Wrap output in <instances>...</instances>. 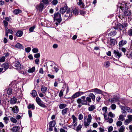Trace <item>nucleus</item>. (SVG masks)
I'll return each mask as SVG.
<instances>
[{"label": "nucleus", "mask_w": 132, "mask_h": 132, "mask_svg": "<svg viewBox=\"0 0 132 132\" xmlns=\"http://www.w3.org/2000/svg\"><path fill=\"white\" fill-rule=\"evenodd\" d=\"M118 100V99L114 98L109 99V101L111 103H115Z\"/></svg>", "instance_id": "4be33fe9"}, {"label": "nucleus", "mask_w": 132, "mask_h": 132, "mask_svg": "<svg viewBox=\"0 0 132 132\" xmlns=\"http://www.w3.org/2000/svg\"><path fill=\"white\" fill-rule=\"evenodd\" d=\"M35 70V68L34 67H33L32 68L29 69L28 71L29 73H32L34 72Z\"/></svg>", "instance_id": "c756f323"}, {"label": "nucleus", "mask_w": 132, "mask_h": 132, "mask_svg": "<svg viewBox=\"0 0 132 132\" xmlns=\"http://www.w3.org/2000/svg\"><path fill=\"white\" fill-rule=\"evenodd\" d=\"M73 13L75 14V15H77L78 13V11L76 9H75L73 11Z\"/></svg>", "instance_id": "bf43d9fd"}, {"label": "nucleus", "mask_w": 132, "mask_h": 132, "mask_svg": "<svg viewBox=\"0 0 132 132\" xmlns=\"http://www.w3.org/2000/svg\"><path fill=\"white\" fill-rule=\"evenodd\" d=\"M36 100L37 104L43 108L46 107L45 105L42 103V101L38 97L36 98Z\"/></svg>", "instance_id": "6e6552de"}, {"label": "nucleus", "mask_w": 132, "mask_h": 132, "mask_svg": "<svg viewBox=\"0 0 132 132\" xmlns=\"http://www.w3.org/2000/svg\"><path fill=\"white\" fill-rule=\"evenodd\" d=\"M3 120L4 121L5 123L7 124L8 123V121L9 120V118L7 117H4L3 118Z\"/></svg>", "instance_id": "72a5a7b5"}, {"label": "nucleus", "mask_w": 132, "mask_h": 132, "mask_svg": "<svg viewBox=\"0 0 132 132\" xmlns=\"http://www.w3.org/2000/svg\"><path fill=\"white\" fill-rule=\"evenodd\" d=\"M88 92H94L96 93L97 94H101L103 95L104 93L106 94V92H103L102 91L98 89L97 88H95L92 89L90 90H89Z\"/></svg>", "instance_id": "20e7f679"}, {"label": "nucleus", "mask_w": 132, "mask_h": 132, "mask_svg": "<svg viewBox=\"0 0 132 132\" xmlns=\"http://www.w3.org/2000/svg\"><path fill=\"white\" fill-rule=\"evenodd\" d=\"M83 116L82 114H80L78 116V119L79 120H82L83 118Z\"/></svg>", "instance_id": "13d9d810"}, {"label": "nucleus", "mask_w": 132, "mask_h": 132, "mask_svg": "<svg viewBox=\"0 0 132 132\" xmlns=\"http://www.w3.org/2000/svg\"><path fill=\"white\" fill-rule=\"evenodd\" d=\"M47 88L44 86H42L41 87V90L43 93H45L47 90Z\"/></svg>", "instance_id": "b1692460"}, {"label": "nucleus", "mask_w": 132, "mask_h": 132, "mask_svg": "<svg viewBox=\"0 0 132 132\" xmlns=\"http://www.w3.org/2000/svg\"><path fill=\"white\" fill-rule=\"evenodd\" d=\"M58 3L57 0H53L52 2V4L54 5H55L57 4Z\"/></svg>", "instance_id": "5fc2aeb1"}, {"label": "nucleus", "mask_w": 132, "mask_h": 132, "mask_svg": "<svg viewBox=\"0 0 132 132\" xmlns=\"http://www.w3.org/2000/svg\"><path fill=\"white\" fill-rule=\"evenodd\" d=\"M15 47L16 48L20 49H23V48L22 45L19 43L16 44L15 45Z\"/></svg>", "instance_id": "412c9836"}, {"label": "nucleus", "mask_w": 132, "mask_h": 132, "mask_svg": "<svg viewBox=\"0 0 132 132\" xmlns=\"http://www.w3.org/2000/svg\"><path fill=\"white\" fill-rule=\"evenodd\" d=\"M5 59V58L4 56H3L0 59V61L1 62H3L4 61Z\"/></svg>", "instance_id": "052dcab7"}, {"label": "nucleus", "mask_w": 132, "mask_h": 132, "mask_svg": "<svg viewBox=\"0 0 132 132\" xmlns=\"http://www.w3.org/2000/svg\"><path fill=\"white\" fill-rule=\"evenodd\" d=\"M125 116L121 115L119 116L118 120H119L123 121L125 119V118L124 117Z\"/></svg>", "instance_id": "7c9ffc66"}, {"label": "nucleus", "mask_w": 132, "mask_h": 132, "mask_svg": "<svg viewBox=\"0 0 132 132\" xmlns=\"http://www.w3.org/2000/svg\"><path fill=\"white\" fill-rule=\"evenodd\" d=\"M67 105L65 104H61L60 105L59 108L60 109H62L65 108Z\"/></svg>", "instance_id": "2f4dec72"}, {"label": "nucleus", "mask_w": 132, "mask_h": 132, "mask_svg": "<svg viewBox=\"0 0 132 132\" xmlns=\"http://www.w3.org/2000/svg\"><path fill=\"white\" fill-rule=\"evenodd\" d=\"M31 95L33 97H35L37 95L36 91L35 90H33L31 93Z\"/></svg>", "instance_id": "a19ab883"}, {"label": "nucleus", "mask_w": 132, "mask_h": 132, "mask_svg": "<svg viewBox=\"0 0 132 132\" xmlns=\"http://www.w3.org/2000/svg\"><path fill=\"white\" fill-rule=\"evenodd\" d=\"M63 90H61L60 91L59 93V96L60 97L62 96L63 95Z\"/></svg>", "instance_id": "338daca9"}, {"label": "nucleus", "mask_w": 132, "mask_h": 132, "mask_svg": "<svg viewBox=\"0 0 132 132\" xmlns=\"http://www.w3.org/2000/svg\"><path fill=\"white\" fill-rule=\"evenodd\" d=\"M44 7V4L42 3H40L39 4L36 5V8L37 10L40 12H42L43 9Z\"/></svg>", "instance_id": "39448f33"}, {"label": "nucleus", "mask_w": 132, "mask_h": 132, "mask_svg": "<svg viewBox=\"0 0 132 132\" xmlns=\"http://www.w3.org/2000/svg\"><path fill=\"white\" fill-rule=\"evenodd\" d=\"M51 66H53V69L55 70V72H57L59 70L58 67L57 65L55 64H53L51 65Z\"/></svg>", "instance_id": "aec40b11"}, {"label": "nucleus", "mask_w": 132, "mask_h": 132, "mask_svg": "<svg viewBox=\"0 0 132 132\" xmlns=\"http://www.w3.org/2000/svg\"><path fill=\"white\" fill-rule=\"evenodd\" d=\"M126 43V40H122L119 43V46L120 47H122Z\"/></svg>", "instance_id": "6ab92c4d"}, {"label": "nucleus", "mask_w": 132, "mask_h": 132, "mask_svg": "<svg viewBox=\"0 0 132 132\" xmlns=\"http://www.w3.org/2000/svg\"><path fill=\"white\" fill-rule=\"evenodd\" d=\"M42 2H43L45 5H47L49 3L48 0H42Z\"/></svg>", "instance_id": "09e8293b"}, {"label": "nucleus", "mask_w": 132, "mask_h": 132, "mask_svg": "<svg viewBox=\"0 0 132 132\" xmlns=\"http://www.w3.org/2000/svg\"><path fill=\"white\" fill-rule=\"evenodd\" d=\"M82 127V126L80 124L78 126H77L76 130L77 131H78L80 130L81 129Z\"/></svg>", "instance_id": "a18cd8bd"}, {"label": "nucleus", "mask_w": 132, "mask_h": 132, "mask_svg": "<svg viewBox=\"0 0 132 132\" xmlns=\"http://www.w3.org/2000/svg\"><path fill=\"white\" fill-rule=\"evenodd\" d=\"M22 34L23 33L22 31H18L16 32V35L18 37H20L22 35Z\"/></svg>", "instance_id": "a878e982"}, {"label": "nucleus", "mask_w": 132, "mask_h": 132, "mask_svg": "<svg viewBox=\"0 0 132 132\" xmlns=\"http://www.w3.org/2000/svg\"><path fill=\"white\" fill-rule=\"evenodd\" d=\"M40 54L39 53L35 54L34 55V57L36 58H38L40 57Z\"/></svg>", "instance_id": "0e129e2a"}, {"label": "nucleus", "mask_w": 132, "mask_h": 132, "mask_svg": "<svg viewBox=\"0 0 132 132\" xmlns=\"http://www.w3.org/2000/svg\"><path fill=\"white\" fill-rule=\"evenodd\" d=\"M68 109L67 108H65V109H63L62 110V113L63 115H64L66 114L67 112Z\"/></svg>", "instance_id": "79ce46f5"}, {"label": "nucleus", "mask_w": 132, "mask_h": 132, "mask_svg": "<svg viewBox=\"0 0 132 132\" xmlns=\"http://www.w3.org/2000/svg\"><path fill=\"white\" fill-rule=\"evenodd\" d=\"M2 67L5 70H6L9 68V65L7 63H4L2 65Z\"/></svg>", "instance_id": "a211bd4d"}, {"label": "nucleus", "mask_w": 132, "mask_h": 132, "mask_svg": "<svg viewBox=\"0 0 132 132\" xmlns=\"http://www.w3.org/2000/svg\"><path fill=\"white\" fill-rule=\"evenodd\" d=\"M130 14V12L129 11H126L124 12L123 15H122L123 18H124L125 16H128Z\"/></svg>", "instance_id": "dca6fc26"}, {"label": "nucleus", "mask_w": 132, "mask_h": 132, "mask_svg": "<svg viewBox=\"0 0 132 132\" xmlns=\"http://www.w3.org/2000/svg\"><path fill=\"white\" fill-rule=\"evenodd\" d=\"M125 109L128 112H132V110L131 109L128 107H125Z\"/></svg>", "instance_id": "3c124183"}, {"label": "nucleus", "mask_w": 132, "mask_h": 132, "mask_svg": "<svg viewBox=\"0 0 132 132\" xmlns=\"http://www.w3.org/2000/svg\"><path fill=\"white\" fill-rule=\"evenodd\" d=\"M77 102L78 104L81 103L82 104V100L81 98H79L77 100Z\"/></svg>", "instance_id": "6e6d98bb"}, {"label": "nucleus", "mask_w": 132, "mask_h": 132, "mask_svg": "<svg viewBox=\"0 0 132 132\" xmlns=\"http://www.w3.org/2000/svg\"><path fill=\"white\" fill-rule=\"evenodd\" d=\"M54 19L57 21L55 22V24L56 26H57L62 20L61 15L59 12L54 13Z\"/></svg>", "instance_id": "f257e3e1"}, {"label": "nucleus", "mask_w": 132, "mask_h": 132, "mask_svg": "<svg viewBox=\"0 0 132 132\" xmlns=\"http://www.w3.org/2000/svg\"><path fill=\"white\" fill-rule=\"evenodd\" d=\"M72 118L73 120V124L71 126L72 127H75L77 125V119L74 115H72Z\"/></svg>", "instance_id": "423d86ee"}, {"label": "nucleus", "mask_w": 132, "mask_h": 132, "mask_svg": "<svg viewBox=\"0 0 132 132\" xmlns=\"http://www.w3.org/2000/svg\"><path fill=\"white\" fill-rule=\"evenodd\" d=\"M113 53L114 54V56L118 59H119L122 56V55L121 53L118 51L114 50Z\"/></svg>", "instance_id": "1a4fd4ad"}, {"label": "nucleus", "mask_w": 132, "mask_h": 132, "mask_svg": "<svg viewBox=\"0 0 132 132\" xmlns=\"http://www.w3.org/2000/svg\"><path fill=\"white\" fill-rule=\"evenodd\" d=\"M128 34L130 36H132V28L128 31Z\"/></svg>", "instance_id": "680f3d73"}, {"label": "nucleus", "mask_w": 132, "mask_h": 132, "mask_svg": "<svg viewBox=\"0 0 132 132\" xmlns=\"http://www.w3.org/2000/svg\"><path fill=\"white\" fill-rule=\"evenodd\" d=\"M79 2L78 3V4L80 6H81L83 7L84 5V4L82 2V0H79Z\"/></svg>", "instance_id": "58836bf2"}, {"label": "nucleus", "mask_w": 132, "mask_h": 132, "mask_svg": "<svg viewBox=\"0 0 132 132\" xmlns=\"http://www.w3.org/2000/svg\"><path fill=\"white\" fill-rule=\"evenodd\" d=\"M87 101L86 100H85V99L82 100V105H87Z\"/></svg>", "instance_id": "603ef678"}, {"label": "nucleus", "mask_w": 132, "mask_h": 132, "mask_svg": "<svg viewBox=\"0 0 132 132\" xmlns=\"http://www.w3.org/2000/svg\"><path fill=\"white\" fill-rule=\"evenodd\" d=\"M10 120L12 122L14 123H16L17 122L16 119L13 117H12L10 118Z\"/></svg>", "instance_id": "de8ad7c7"}, {"label": "nucleus", "mask_w": 132, "mask_h": 132, "mask_svg": "<svg viewBox=\"0 0 132 132\" xmlns=\"http://www.w3.org/2000/svg\"><path fill=\"white\" fill-rule=\"evenodd\" d=\"M107 107L106 106L102 108L103 111H105V112L107 111Z\"/></svg>", "instance_id": "69168bd1"}, {"label": "nucleus", "mask_w": 132, "mask_h": 132, "mask_svg": "<svg viewBox=\"0 0 132 132\" xmlns=\"http://www.w3.org/2000/svg\"><path fill=\"white\" fill-rule=\"evenodd\" d=\"M17 99L15 97H13L11 98V99L10 102L11 104H14L16 102Z\"/></svg>", "instance_id": "f3484780"}, {"label": "nucleus", "mask_w": 132, "mask_h": 132, "mask_svg": "<svg viewBox=\"0 0 132 132\" xmlns=\"http://www.w3.org/2000/svg\"><path fill=\"white\" fill-rule=\"evenodd\" d=\"M107 120H108V121L107 122H108L110 123H112L113 121V119L112 118H110L109 117H108V118Z\"/></svg>", "instance_id": "c03bdc74"}, {"label": "nucleus", "mask_w": 132, "mask_h": 132, "mask_svg": "<svg viewBox=\"0 0 132 132\" xmlns=\"http://www.w3.org/2000/svg\"><path fill=\"white\" fill-rule=\"evenodd\" d=\"M109 117H110L111 118H113L115 117V114H113L111 112H109L108 114Z\"/></svg>", "instance_id": "c9c22d12"}, {"label": "nucleus", "mask_w": 132, "mask_h": 132, "mask_svg": "<svg viewBox=\"0 0 132 132\" xmlns=\"http://www.w3.org/2000/svg\"><path fill=\"white\" fill-rule=\"evenodd\" d=\"M31 48L30 47H28L25 48V51L27 52H29L30 51Z\"/></svg>", "instance_id": "774afa93"}, {"label": "nucleus", "mask_w": 132, "mask_h": 132, "mask_svg": "<svg viewBox=\"0 0 132 132\" xmlns=\"http://www.w3.org/2000/svg\"><path fill=\"white\" fill-rule=\"evenodd\" d=\"M122 122L119 120L116 123V125L117 127H120L122 125Z\"/></svg>", "instance_id": "37998d69"}, {"label": "nucleus", "mask_w": 132, "mask_h": 132, "mask_svg": "<svg viewBox=\"0 0 132 132\" xmlns=\"http://www.w3.org/2000/svg\"><path fill=\"white\" fill-rule=\"evenodd\" d=\"M68 7L67 6H64L61 7L60 10V11L61 13L63 14L66 10L67 11Z\"/></svg>", "instance_id": "ddd939ff"}, {"label": "nucleus", "mask_w": 132, "mask_h": 132, "mask_svg": "<svg viewBox=\"0 0 132 132\" xmlns=\"http://www.w3.org/2000/svg\"><path fill=\"white\" fill-rule=\"evenodd\" d=\"M125 130V127L123 125L122 126L119 128L118 129V130L119 132H123Z\"/></svg>", "instance_id": "393cba45"}, {"label": "nucleus", "mask_w": 132, "mask_h": 132, "mask_svg": "<svg viewBox=\"0 0 132 132\" xmlns=\"http://www.w3.org/2000/svg\"><path fill=\"white\" fill-rule=\"evenodd\" d=\"M28 108L29 109H30L31 108H32V110H34L35 109V106L34 104H30L28 106Z\"/></svg>", "instance_id": "ea45409f"}, {"label": "nucleus", "mask_w": 132, "mask_h": 132, "mask_svg": "<svg viewBox=\"0 0 132 132\" xmlns=\"http://www.w3.org/2000/svg\"><path fill=\"white\" fill-rule=\"evenodd\" d=\"M89 96L91 98L93 101H94L95 98V95L93 93H90L89 94Z\"/></svg>", "instance_id": "cd10ccee"}, {"label": "nucleus", "mask_w": 132, "mask_h": 132, "mask_svg": "<svg viewBox=\"0 0 132 132\" xmlns=\"http://www.w3.org/2000/svg\"><path fill=\"white\" fill-rule=\"evenodd\" d=\"M10 108L11 109L12 111L14 113H18L19 109L17 106H15L13 108L11 107Z\"/></svg>", "instance_id": "f8f14e48"}, {"label": "nucleus", "mask_w": 132, "mask_h": 132, "mask_svg": "<svg viewBox=\"0 0 132 132\" xmlns=\"http://www.w3.org/2000/svg\"><path fill=\"white\" fill-rule=\"evenodd\" d=\"M32 51L34 53H36L38 52V51L37 48H34L32 49Z\"/></svg>", "instance_id": "4d7b16f0"}, {"label": "nucleus", "mask_w": 132, "mask_h": 132, "mask_svg": "<svg viewBox=\"0 0 132 132\" xmlns=\"http://www.w3.org/2000/svg\"><path fill=\"white\" fill-rule=\"evenodd\" d=\"M35 28V26H34L30 28L29 29V31L30 32H32L34 29Z\"/></svg>", "instance_id": "864d4df0"}, {"label": "nucleus", "mask_w": 132, "mask_h": 132, "mask_svg": "<svg viewBox=\"0 0 132 132\" xmlns=\"http://www.w3.org/2000/svg\"><path fill=\"white\" fill-rule=\"evenodd\" d=\"M127 6L126 4H123L122 6V5L120 6V9H121L122 10H126V6Z\"/></svg>", "instance_id": "f704fd0d"}, {"label": "nucleus", "mask_w": 132, "mask_h": 132, "mask_svg": "<svg viewBox=\"0 0 132 132\" xmlns=\"http://www.w3.org/2000/svg\"><path fill=\"white\" fill-rule=\"evenodd\" d=\"M83 94V92H82L79 91L73 94L72 96L71 97H70L69 98L71 99V100L72 101V102H73L74 101L73 99L79 97L81 95H82Z\"/></svg>", "instance_id": "7ed1b4c3"}, {"label": "nucleus", "mask_w": 132, "mask_h": 132, "mask_svg": "<svg viewBox=\"0 0 132 132\" xmlns=\"http://www.w3.org/2000/svg\"><path fill=\"white\" fill-rule=\"evenodd\" d=\"M21 12V11L19 9H15L13 11V13L16 14L20 13Z\"/></svg>", "instance_id": "bb28decb"}, {"label": "nucleus", "mask_w": 132, "mask_h": 132, "mask_svg": "<svg viewBox=\"0 0 132 132\" xmlns=\"http://www.w3.org/2000/svg\"><path fill=\"white\" fill-rule=\"evenodd\" d=\"M20 129V128L19 127L17 126H16L13 127L12 129V131L14 132H18V131Z\"/></svg>", "instance_id": "2eb2a0df"}, {"label": "nucleus", "mask_w": 132, "mask_h": 132, "mask_svg": "<svg viewBox=\"0 0 132 132\" xmlns=\"http://www.w3.org/2000/svg\"><path fill=\"white\" fill-rule=\"evenodd\" d=\"M113 130V127L112 126H110L108 129V131L111 132Z\"/></svg>", "instance_id": "e2e57ef3"}, {"label": "nucleus", "mask_w": 132, "mask_h": 132, "mask_svg": "<svg viewBox=\"0 0 132 132\" xmlns=\"http://www.w3.org/2000/svg\"><path fill=\"white\" fill-rule=\"evenodd\" d=\"M55 125V121L53 120L50 121L49 123V130L51 131L53 130V128Z\"/></svg>", "instance_id": "9b49d317"}, {"label": "nucleus", "mask_w": 132, "mask_h": 132, "mask_svg": "<svg viewBox=\"0 0 132 132\" xmlns=\"http://www.w3.org/2000/svg\"><path fill=\"white\" fill-rule=\"evenodd\" d=\"M95 108V107L94 105H91L88 108V110L89 111H92Z\"/></svg>", "instance_id": "c85d7f7f"}, {"label": "nucleus", "mask_w": 132, "mask_h": 132, "mask_svg": "<svg viewBox=\"0 0 132 132\" xmlns=\"http://www.w3.org/2000/svg\"><path fill=\"white\" fill-rule=\"evenodd\" d=\"M130 120L129 119H126L125 120L124 122V123L125 125H127L130 123Z\"/></svg>", "instance_id": "4c0bfd02"}, {"label": "nucleus", "mask_w": 132, "mask_h": 132, "mask_svg": "<svg viewBox=\"0 0 132 132\" xmlns=\"http://www.w3.org/2000/svg\"><path fill=\"white\" fill-rule=\"evenodd\" d=\"M117 34V32L116 31V30L113 31L112 32H111L109 35H110V36H114L115 35Z\"/></svg>", "instance_id": "473e14b6"}, {"label": "nucleus", "mask_w": 132, "mask_h": 132, "mask_svg": "<svg viewBox=\"0 0 132 132\" xmlns=\"http://www.w3.org/2000/svg\"><path fill=\"white\" fill-rule=\"evenodd\" d=\"M7 93L9 95H11L12 93V90L11 89L9 88L7 90Z\"/></svg>", "instance_id": "49530a36"}, {"label": "nucleus", "mask_w": 132, "mask_h": 132, "mask_svg": "<svg viewBox=\"0 0 132 132\" xmlns=\"http://www.w3.org/2000/svg\"><path fill=\"white\" fill-rule=\"evenodd\" d=\"M9 33V29H8L6 27H5V36L8 37V34Z\"/></svg>", "instance_id": "e433bc0d"}, {"label": "nucleus", "mask_w": 132, "mask_h": 132, "mask_svg": "<svg viewBox=\"0 0 132 132\" xmlns=\"http://www.w3.org/2000/svg\"><path fill=\"white\" fill-rule=\"evenodd\" d=\"M110 44L111 46H114L117 44V41L114 39H110Z\"/></svg>", "instance_id": "4468645a"}, {"label": "nucleus", "mask_w": 132, "mask_h": 132, "mask_svg": "<svg viewBox=\"0 0 132 132\" xmlns=\"http://www.w3.org/2000/svg\"><path fill=\"white\" fill-rule=\"evenodd\" d=\"M92 119V117L91 114H89L87 118L84 121V124L85 127L87 128L90 124L91 122Z\"/></svg>", "instance_id": "f03ea898"}, {"label": "nucleus", "mask_w": 132, "mask_h": 132, "mask_svg": "<svg viewBox=\"0 0 132 132\" xmlns=\"http://www.w3.org/2000/svg\"><path fill=\"white\" fill-rule=\"evenodd\" d=\"M110 107L112 109L114 110L116 109V106L115 104H113L111 105Z\"/></svg>", "instance_id": "8fccbe9b"}, {"label": "nucleus", "mask_w": 132, "mask_h": 132, "mask_svg": "<svg viewBox=\"0 0 132 132\" xmlns=\"http://www.w3.org/2000/svg\"><path fill=\"white\" fill-rule=\"evenodd\" d=\"M73 14L72 11H71L70 9H69L67 10L66 13L65 15V16L67 17L68 19L69 18L72 16Z\"/></svg>", "instance_id": "9d476101"}, {"label": "nucleus", "mask_w": 132, "mask_h": 132, "mask_svg": "<svg viewBox=\"0 0 132 132\" xmlns=\"http://www.w3.org/2000/svg\"><path fill=\"white\" fill-rule=\"evenodd\" d=\"M14 66L15 67V69L18 70H20L22 68V66L20 62L18 61L15 62Z\"/></svg>", "instance_id": "0eeeda50"}, {"label": "nucleus", "mask_w": 132, "mask_h": 132, "mask_svg": "<svg viewBox=\"0 0 132 132\" xmlns=\"http://www.w3.org/2000/svg\"><path fill=\"white\" fill-rule=\"evenodd\" d=\"M110 65V63L109 61H106L104 63V66L106 68H108Z\"/></svg>", "instance_id": "5701e85b"}]
</instances>
